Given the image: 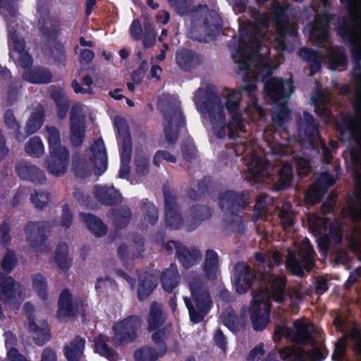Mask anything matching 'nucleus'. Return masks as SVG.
I'll use <instances>...</instances> for the list:
<instances>
[{
	"label": "nucleus",
	"instance_id": "8fccbe9b",
	"mask_svg": "<svg viewBox=\"0 0 361 361\" xmlns=\"http://www.w3.org/2000/svg\"><path fill=\"white\" fill-rule=\"evenodd\" d=\"M32 288L37 295L43 300L48 298V285L46 277L37 273L31 275Z\"/></svg>",
	"mask_w": 361,
	"mask_h": 361
},
{
	"label": "nucleus",
	"instance_id": "72a5a7b5",
	"mask_svg": "<svg viewBox=\"0 0 361 361\" xmlns=\"http://www.w3.org/2000/svg\"><path fill=\"white\" fill-rule=\"evenodd\" d=\"M287 279L285 276H273L270 281L269 297L261 300L269 299L277 303H283L286 296V287Z\"/></svg>",
	"mask_w": 361,
	"mask_h": 361
},
{
	"label": "nucleus",
	"instance_id": "0e129e2a",
	"mask_svg": "<svg viewBox=\"0 0 361 361\" xmlns=\"http://www.w3.org/2000/svg\"><path fill=\"white\" fill-rule=\"evenodd\" d=\"M8 220L9 218L4 219L0 224V244L3 247H8L12 240L11 235V226Z\"/></svg>",
	"mask_w": 361,
	"mask_h": 361
},
{
	"label": "nucleus",
	"instance_id": "9d476101",
	"mask_svg": "<svg viewBox=\"0 0 361 361\" xmlns=\"http://www.w3.org/2000/svg\"><path fill=\"white\" fill-rule=\"evenodd\" d=\"M297 135L302 144L313 146L320 138L319 122L307 111L296 117Z\"/></svg>",
	"mask_w": 361,
	"mask_h": 361
},
{
	"label": "nucleus",
	"instance_id": "6e6552de",
	"mask_svg": "<svg viewBox=\"0 0 361 361\" xmlns=\"http://www.w3.org/2000/svg\"><path fill=\"white\" fill-rule=\"evenodd\" d=\"M295 87L292 80L272 77L264 84L265 97L274 104H288Z\"/></svg>",
	"mask_w": 361,
	"mask_h": 361
},
{
	"label": "nucleus",
	"instance_id": "a19ab883",
	"mask_svg": "<svg viewBox=\"0 0 361 361\" xmlns=\"http://www.w3.org/2000/svg\"><path fill=\"white\" fill-rule=\"evenodd\" d=\"M310 38L314 45L321 47L330 39L329 28L314 21L310 25Z\"/></svg>",
	"mask_w": 361,
	"mask_h": 361
},
{
	"label": "nucleus",
	"instance_id": "ea45409f",
	"mask_svg": "<svg viewBox=\"0 0 361 361\" xmlns=\"http://www.w3.org/2000/svg\"><path fill=\"white\" fill-rule=\"evenodd\" d=\"M51 98L54 101L57 108V117L62 120L65 118L70 108V101L61 88H55L50 92Z\"/></svg>",
	"mask_w": 361,
	"mask_h": 361
},
{
	"label": "nucleus",
	"instance_id": "338daca9",
	"mask_svg": "<svg viewBox=\"0 0 361 361\" xmlns=\"http://www.w3.org/2000/svg\"><path fill=\"white\" fill-rule=\"evenodd\" d=\"M30 200L37 209H42L49 202V194L35 190V192L31 194Z\"/></svg>",
	"mask_w": 361,
	"mask_h": 361
},
{
	"label": "nucleus",
	"instance_id": "412c9836",
	"mask_svg": "<svg viewBox=\"0 0 361 361\" xmlns=\"http://www.w3.org/2000/svg\"><path fill=\"white\" fill-rule=\"evenodd\" d=\"M327 58V67L331 71H344L348 67V57L345 48L339 45L321 47Z\"/></svg>",
	"mask_w": 361,
	"mask_h": 361
},
{
	"label": "nucleus",
	"instance_id": "4c0bfd02",
	"mask_svg": "<svg viewBox=\"0 0 361 361\" xmlns=\"http://www.w3.org/2000/svg\"><path fill=\"white\" fill-rule=\"evenodd\" d=\"M28 329L29 331L35 334L34 341L38 346H42L51 338V332L47 322H43L42 326H38L34 318L30 315L28 317Z\"/></svg>",
	"mask_w": 361,
	"mask_h": 361
},
{
	"label": "nucleus",
	"instance_id": "69168bd1",
	"mask_svg": "<svg viewBox=\"0 0 361 361\" xmlns=\"http://www.w3.org/2000/svg\"><path fill=\"white\" fill-rule=\"evenodd\" d=\"M348 336L353 343L352 350L354 354L361 358V331L357 328L350 331Z\"/></svg>",
	"mask_w": 361,
	"mask_h": 361
},
{
	"label": "nucleus",
	"instance_id": "393cba45",
	"mask_svg": "<svg viewBox=\"0 0 361 361\" xmlns=\"http://www.w3.org/2000/svg\"><path fill=\"white\" fill-rule=\"evenodd\" d=\"M95 199L102 205L115 206L121 204L123 197L114 186L96 185L93 188Z\"/></svg>",
	"mask_w": 361,
	"mask_h": 361
},
{
	"label": "nucleus",
	"instance_id": "dca6fc26",
	"mask_svg": "<svg viewBox=\"0 0 361 361\" xmlns=\"http://www.w3.org/2000/svg\"><path fill=\"white\" fill-rule=\"evenodd\" d=\"M245 30L241 31L240 37L238 39V47L235 53L232 54L234 61L238 64V70L240 72L248 73L250 67V61L253 56L259 54L256 51V45L245 37Z\"/></svg>",
	"mask_w": 361,
	"mask_h": 361
},
{
	"label": "nucleus",
	"instance_id": "f3484780",
	"mask_svg": "<svg viewBox=\"0 0 361 361\" xmlns=\"http://www.w3.org/2000/svg\"><path fill=\"white\" fill-rule=\"evenodd\" d=\"M83 300L80 297L73 298L68 288H64L58 300L57 317L59 319L75 317L83 307Z\"/></svg>",
	"mask_w": 361,
	"mask_h": 361
},
{
	"label": "nucleus",
	"instance_id": "7c9ffc66",
	"mask_svg": "<svg viewBox=\"0 0 361 361\" xmlns=\"http://www.w3.org/2000/svg\"><path fill=\"white\" fill-rule=\"evenodd\" d=\"M86 340L77 335L63 348V354L68 361H80L85 356Z\"/></svg>",
	"mask_w": 361,
	"mask_h": 361
},
{
	"label": "nucleus",
	"instance_id": "3c124183",
	"mask_svg": "<svg viewBox=\"0 0 361 361\" xmlns=\"http://www.w3.org/2000/svg\"><path fill=\"white\" fill-rule=\"evenodd\" d=\"M94 351L107 359L113 358L116 351L106 343L105 336L100 334L94 339Z\"/></svg>",
	"mask_w": 361,
	"mask_h": 361
},
{
	"label": "nucleus",
	"instance_id": "37998d69",
	"mask_svg": "<svg viewBox=\"0 0 361 361\" xmlns=\"http://www.w3.org/2000/svg\"><path fill=\"white\" fill-rule=\"evenodd\" d=\"M268 166L269 164L267 160L254 155L247 164V171L253 178L260 179L266 176Z\"/></svg>",
	"mask_w": 361,
	"mask_h": 361
},
{
	"label": "nucleus",
	"instance_id": "a18cd8bd",
	"mask_svg": "<svg viewBox=\"0 0 361 361\" xmlns=\"http://www.w3.org/2000/svg\"><path fill=\"white\" fill-rule=\"evenodd\" d=\"M154 331L152 334V340L157 345L159 351L161 352V355H164L167 351L166 340L171 331V324L165 325Z\"/></svg>",
	"mask_w": 361,
	"mask_h": 361
},
{
	"label": "nucleus",
	"instance_id": "49530a36",
	"mask_svg": "<svg viewBox=\"0 0 361 361\" xmlns=\"http://www.w3.org/2000/svg\"><path fill=\"white\" fill-rule=\"evenodd\" d=\"M45 119L44 111L42 108L32 111L28 118L25 128L28 134H34L42 126Z\"/></svg>",
	"mask_w": 361,
	"mask_h": 361
},
{
	"label": "nucleus",
	"instance_id": "2f4dec72",
	"mask_svg": "<svg viewBox=\"0 0 361 361\" xmlns=\"http://www.w3.org/2000/svg\"><path fill=\"white\" fill-rule=\"evenodd\" d=\"M180 276L176 264H171L169 267L164 270L160 276V281L163 290L171 293L179 285Z\"/></svg>",
	"mask_w": 361,
	"mask_h": 361
},
{
	"label": "nucleus",
	"instance_id": "e433bc0d",
	"mask_svg": "<svg viewBox=\"0 0 361 361\" xmlns=\"http://www.w3.org/2000/svg\"><path fill=\"white\" fill-rule=\"evenodd\" d=\"M293 326L295 329V343L303 345L313 346L316 343L315 338L313 336L314 332V326L310 330L308 325L305 323L297 319L293 322Z\"/></svg>",
	"mask_w": 361,
	"mask_h": 361
},
{
	"label": "nucleus",
	"instance_id": "09e8293b",
	"mask_svg": "<svg viewBox=\"0 0 361 361\" xmlns=\"http://www.w3.org/2000/svg\"><path fill=\"white\" fill-rule=\"evenodd\" d=\"M112 216L113 224L115 228L123 229L130 223L132 214L130 208L127 206H124L119 209L114 210Z\"/></svg>",
	"mask_w": 361,
	"mask_h": 361
},
{
	"label": "nucleus",
	"instance_id": "774afa93",
	"mask_svg": "<svg viewBox=\"0 0 361 361\" xmlns=\"http://www.w3.org/2000/svg\"><path fill=\"white\" fill-rule=\"evenodd\" d=\"M222 323L231 331L239 330L238 319L234 312H228L221 315Z\"/></svg>",
	"mask_w": 361,
	"mask_h": 361
},
{
	"label": "nucleus",
	"instance_id": "052dcab7",
	"mask_svg": "<svg viewBox=\"0 0 361 361\" xmlns=\"http://www.w3.org/2000/svg\"><path fill=\"white\" fill-rule=\"evenodd\" d=\"M73 169L75 175L78 178H85L91 174L90 164L86 159L82 157L73 159Z\"/></svg>",
	"mask_w": 361,
	"mask_h": 361
},
{
	"label": "nucleus",
	"instance_id": "6e6d98bb",
	"mask_svg": "<svg viewBox=\"0 0 361 361\" xmlns=\"http://www.w3.org/2000/svg\"><path fill=\"white\" fill-rule=\"evenodd\" d=\"M276 105L279 106V109L271 113V119L278 127L282 128L290 118V110L288 104Z\"/></svg>",
	"mask_w": 361,
	"mask_h": 361
},
{
	"label": "nucleus",
	"instance_id": "de8ad7c7",
	"mask_svg": "<svg viewBox=\"0 0 361 361\" xmlns=\"http://www.w3.org/2000/svg\"><path fill=\"white\" fill-rule=\"evenodd\" d=\"M68 254V245L63 242L59 243L56 247L54 258L59 268L63 272H67L71 267Z\"/></svg>",
	"mask_w": 361,
	"mask_h": 361
},
{
	"label": "nucleus",
	"instance_id": "423d86ee",
	"mask_svg": "<svg viewBox=\"0 0 361 361\" xmlns=\"http://www.w3.org/2000/svg\"><path fill=\"white\" fill-rule=\"evenodd\" d=\"M249 13L252 20H247L245 25L240 27L239 37H240L241 31L245 30V37L247 38L253 45H256V51L259 52L263 45L262 39L266 35L259 27L265 30H268L270 20L266 13L261 12L255 7H249Z\"/></svg>",
	"mask_w": 361,
	"mask_h": 361
},
{
	"label": "nucleus",
	"instance_id": "c9c22d12",
	"mask_svg": "<svg viewBox=\"0 0 361 361\" xmlns=\"http://www.w3.org/2000/svg\"><path fill=\"white\" fill-rule=\"evenodd\" d=\"M298 56L310 66V75L313 76L322 68V56L313 49L302 47L298 50Z\"/></svg>",
	"mask_w": 361,
	"mask_h": 361
},
{
	"label": "nucleus",
	"instance_id": "f704fd0d",
	"mask_svg": "<svg viewBox=\"0 0 361 361\" xmlns=\"http://www.w3.org/2000/svg\"><path fill=\"white\" fill-rule=\"evenodd\" d=\"M16 281L12 276L0 272V301L8 304L16 298Z\"/></svg>",
	"mask_w": 361,
	"mask_h": 361
},
{
	"label": "nucleus",
	"instance_id": "4468645a",
	"mask_svg": "<svg viewBox=\"0 0 361 361\" xmlns=\"http://www.w3.org/2000/svg\"><path fill=\"white\" fill-rule=\"evenodd\" d=\"M166 124L164 127V133L168 143L173 145L178 137L179 129L186 125L183 111L178 106L172 107L164 114Z\"/></svg>",
	"mask_w": 361,
	"mask_h": 361
},
{
	"label": "nucleus",
	"instance_id": "2eb2a0df",
	"mask_svg": "<svg viewBox=\"0 0 361 361\" xmlns=\"http://www.w3.org/2000/svg\"><path fill=\"white\" fill-rule=\"evenodd\" d=\"M271 308L269 299L253 298L250 307V320L254 330L261 331L267 327L270 320Z\"/></svg>",
	"mask_w": 361,
	"mask_h": 361
},
{
	"label": "nucleus",
	"instance_id": "680f3d73",
	"mask_svg": "<svg viewBox=\"0 0 361 361\" xmlns=\"http://www.w3.org/2000/svg\"><path fill=\"white\" fill-rule=\"evenodd\" d=\"M134 164L137 174L144 176L149 173V157L148 156L142 154H135Z\"/></svg>",
	"mask_w": 361,
	"mask_h": 361
},
{
	"label": "nucleus",
	"instance_id": "5fc2aeb1",
	"mask_svg": "<svg viewBox=\"0 0 361 361\" xmlns=\"http://www.w3.org/2000/svg\"><path fill=\"white\" fill-rule=\"evenodd\" d=\"M51 57L54 64L59 68L65 67L66 65V51L63 43L56 41L51 49Z\"/></svg>",
	"mask_w": 361,
	"mask_h": 361
},
{
	"label": "nucleus",
	"instance_id": "603ef678",
	"mask_svg": "<svg viewBox=\"0 0 361 361\" xmlns=\"http://www.w3.org/2000/svg\"><path fill=\"white\" fill-rule=\"evenodd\" d=\"M161 355V352H157L154 348L150 346H142L134 352L135 361H156Z\"/></svg>",
	"mask_w": 361,
	"mask_h": 361
},
{
	"label": "nucleus",
	"instance_id": "f257e3e1",
	"mask_svg": "<svg viewBox=\"0 0 361 361\" xmlns=\"http://www.w3.org/2000/svg\"><path fill=\"white\" fill-rule=\"evenodd\" d=\"M257 85L255 82L242 85L238 90H232L226 97L225 107L231 114V121L227 123L224 105L218 94L211 87H200L196 92L195 104L201 114L210 121L214 133L219 138L226 135V128L232 129L233 126L243 130V114L240 104L245 94L252 100L257 99L255 92Z\"/></svg>",
	"mask_w": 361,
	"mask_h": 361
},
{
	"label": "nucleus",
	"instance_id": "20e7f679",
	"mask_svg": "<svg viewBox=\"0 0 361 361\" xmlns=\"http://www.w3.org/2000/svg\"><path fill=\"white\" fill-rule=\"evenodd\" d=\"M47 140L50 157L47 161V171L54 176H63L67 171L69 161V150L61 145L59 130L55 126H47Z\"/></svg>",
	"mask_w": 361,
	"mask_h": 361
},
{
	"label": "nucleus",
	"instance_id": "5701e85b",
	"mask_svg": "<svg viewBox=\"0 0 361 361\" xmlns=\"http://www.w3.org/2000/svg\"><path fill=\"white\" fill-rule=\"evenodd\" d=\"M90 150L92 156L90 160L94 167V173L100 176L105 172L108 166L107 153L102 138L95 140L90 147Z\"/></svg>",
	"mask_w": 361,
	"mask_h": 361
},
{
	"label": "nucleus",
	"instance_id": "473e14b6",
	"mask_svg": "<svg viewBox=\"0 0 361 361\" xmlns=\"http://www.w3.org/2000/svg\"><path fill=\"white\" fill-rule=\"evenodd\" d=\"M166 319L162 306L157 302H152L147 317V330L151 332L161 327Z\"/></svg>",
	"mask_w": 361,
	"mask_h": 361
},
{
	"label": "nucleus",
	"instance_id": "c756f323",
	"mask_svg": "<svg viewBox=\"0 0 361 361\" xmlns=\"http://www.w3.org/2000/svg\"><path fill=\"white\" fill-rule=\"evenodd\" d=\"M137 279V299L139 301H143L153 293L158 285V282L154 276L148 272L139 274Z\"/></svg>",
	"mask_w": 361,
	"mask_h": 361
},
{
	"label": "nucleus",
	"instance_id": "c85d7f7f",
	"mask_svg": "<svg viewBox=\"0 0 361 361\" xmlns=\"http://www.w3.org/2000/svg\"><path fill=\"white\" fill-rule=\"evenodd\" d=\"M176 256L185 269H189L196 265L202 257V253L197 247H192L189 249L184 245L177 247Z\"/></svg>",
	"mask_w": 361,
	"mask_h": 361
},
{
	"label": "nucleus",
	"instance_id": "bf43d9fd",
	"mask_svg": "<svg viewBox=\"0 0 361 361\" xmlns=\"http://www.w3.org/2000/svg\"><path fill=\"white\" fill-rule=\"evenodd\" d=\"M142 211L144 214L145 221L149 222L151 225L157 224L159 218V212L155 205L147 199L142 200Z\"/></svg>",
	"mask_w": 361,
	"mask_h": 361
},
{
	"label": "nucleus",
	"instance_id": "f03ea898",
	"mask_svg": "<svg viewBox=\"0 0 361 361\" xmlns=\"http://www.w3.org/2000/svg\"><path fill=\"white\" fill-rule=\"evenodd\" d=\"M171 7L181 16H186L190 22L189 37L206 43L214 37L222 27L219 13L209 9L207 4L192 6L193 0H168Z\"/></svg>",
	"mask_w": 361,
	"mask_h": 361
},
{
	"label": "nucleus",
	"instance_id": "79ce46f5",
	"mask_svg": "<svg viewBox=\"0 0 361 361\" xmlns=\"http://www.w3.org/2000/svg\"><path fill=\"white\" fill-rule=\"evenodd\" d=\"M219 267V256L213 250H207L203 263V270L209 279L214 280L216 277Z\"/></svg>",
	"mask_w": 361,
	"mask_h": 361
},
{
	"label": "nucleus",
	"instance_id": "cd10ccee",
	"mask_svg": "<svg viewBox=\"0 0 361 361\" xmlns=\"http://www.w3.org/2000/svg\"><path fill=\"white\" fill-rule=\"evenodd\" d=\"M176 61L181 70L190 72L201 63L202 59L197 53L183 48L177 51Z\"/></svg>",
	"mask_w": 361,
	"mask_h": 361
},
{
	"label": "nucleus",
	"instance_id": "7ed1b4c3",
	"mask_svg": "<svg viewBox=\"0 0 361 361\" xmlns=\"http://www.w3.org/2000/svg\"><path fill=\"white\" fill-rule=\"evenodd\" d=\"M250 194L249 191L235 192L227 190L219 196V206L221 210L227 212L224 218L226 227L231 232L245 233L243 216L238 214L249 204Z\"/></svg>",
	"mask_w": 361,
	"mask_h": 361
},
{
	"label": "nucleus",
	"instance_id": "e2e57ef3",
	"mask_svg": "<svg viewBox=\"0 0 361 361\" xmlns=\"http://www.w3.org/2000/svg\"><path fill=\"white\" fill-rule=\"evenodd\" d=\"M347 353V341L344 336L341 337L335 343L331 355L333 361H343Z\"/></svg>",
	"mask_w": 361,
	"mask_h": 361
},
{
	"label": "nucleus",
	"instance_id": "aec40b11",
	"mask_svg": "<svg viewBox=\"0 0 361 361\" xmlns=\"http://www.w3.org/2000/svg\"><path fill=\"white\" fill-rule=\"evenodd\" d=\"M164 195L166 226L171 229H179L183 226L185 227V220L178 212L176 197L170 192H164Z\"/></svg>",
	"mask_w": 361,
	"mask_h": 361
},
{
	"label": "nucleus",
	"instance_id": "f8f14e48",
	"mask_svg": "<svg viewBox=\"0 0 361 361\" xmlns=\"http://www.w3.org/2000/svg\"><path fill=\"white\" fill-rule=\"evenodd\" d=\"M50 228L49 221H28L24 226L23 231L28 245L36 252L41 250L47 240V232Z\"/></svg>",
	"mask_w": 361,
	"mask_h": 361
},
{
	"label": "nucleus",
	"instance_id": "c03bdc74",
	"mask_svg": "<svg viewBox=\"0 0 361 361\" xmlns=\"http://www.w3.org/2000/svg\"><path fill=\"white\" fill-rule=\"evenodd\" d=\"M293 178V169L288 164H284L279 171V179L274 184L276 191H282L291 186Z\"/></svg>",
	"mask_w": 361,
	"mask_h": 361
},
{
	"label": "nucleus",
	"instance_id": "ddd939ff",
	"mask_svg": "<svg viewBox=\"0 0 361 361\" xmlns=\"http://www.w3.org/2000/svg\"><path fill=\"white\" fill-rule=\"evenodd\" d=\"M139 317L131 315L113 326L114 340L118 345L132 343L137 337L140 327Z\"/></svg>",
	"mask_w": 361,
	"mask_h": 361
},
{
	"label": "nucleus",
	"instance_id": "39448f33",
	"mask_svg": "<svg viewBox=\"0 0 361 361\" xmlns=\"http://www.w3.org/2000/svg\"><path fill=\"white\" fill-rule=\"evenodd\" d=\"M189 287L196 307L188 298H184V302L188 310L190 321L198 324L209 313L212 306V300L207 288L200 279H193L190 281Z\"/></svg>",
	"mask_w": 361,
	"mask_h": 361
},
{
	"label": "nucleus",
	"instance_id": "58836bf2",
	"mask_svg": "<svg viewBox=\"0 0 361 361\" xmlns=\"http://www.w3.org/2000/svg\"><path fill=\"white\" fill-rule=\"evenodd\" d=\"M87 228L97 237L104 236L108 231L106 226L102 219L95 215L88 213H80Z\"/></svg>",
	"mask_w": 361,
	"mask_h": 361
},
{
	"label": "nucleus",
	"instance_id": "864d4df0",
	"mask_svg": "<svg viewBox=\"0 0 361 361\" xmlns=\"http://www.w3.org/2000/svg\"><path fill=\"white\" fill-rule=\"evenodd\" d=\"M279 217L284 228H290L295 224V217L290 202H285L279 211Z\"/></svg>",
	"mask_w": 361,
	"mask_h": 361
},
{
	"label": "nucleus",
	"instance_id": "4d7b16f0",
	"mask_svg": "<svg viewBox=\"0 0 361 361\" xmlns=\"http://www.w3.org/2000/svg\"><path fill=\"white\" fill-rule=\"evenodd\" d=\"M26 153L32 157L39 158L44 154V145L39 136L31 137L25 145Z\"/></svg>",
	"mask_w": 361,
	"mask_h": 361
},
{
	"label": "nucleus",
	"instance_id": "b1692460",
	"mask_svg": "<svg viewBox=\"0 0 361 361\" xmlns=\"http://www.w3.org/2000/svg\"><path fill=\"white\" fill-rule=\"evenodd\" d=\"M188 212L185 219V229L189 232L194 231L202 221L209 220L212 216L211 209L202 204L193 205Z\"/></svg>",
	"mask_w": 361,
	"mask_h": 361
},
{
	"label": "nucleus",
	"instance_id": "a211bd4d",
	"mask_svg": "<svg viewBox=\"0 0 361 361\" xmlns=\"http://www.w3.org/2000/svg\"><path fill=\"white\" fill-rule=\"evenodd\" d=\"M234 286L236 293H245L252 286L257 278L255 271L243 262H238L234 267Z\"/></svg>",
	"mask_w": 361,
	"mask_h": 361
},
{
	"label": "nucleus",
	"instance_id": "1a4fd4ad",
	"mask_svg": "<svg viewBox=\"0 0 361 361\" xmlns=\"http://www.w3.org/2000/svg\"><path fill=\"white\" fill-rule=\"evenodd\" d=\"M334 25L336 35L349 47L352 60L361 61V21L360 24V43L357 42L355 29L346 16L337 17Z\"/></svg>",
	"mask_w": 361,
	"mask_h": 361
},
{
	"label": "nucleus",
	"instance_id": "bb28decb",
	"mask_svg": "<svg viewBox=\"0 0 361 361\" xmlns=\"http://www.w3.org/2000/svg\"><path fill=\"white\" fill-rule=\"evenodd\" d=\"M17 175L23 180L44 184L47 178L45 173L38 167L27 162H19L16 165Z\"/></svg>",
	"mask_w": 361,
	"mask_h": 361
},
{
	"label": "nucleus",
	"instance_id": "6ab92c4d",
	"mask_svg": "<svg viewBox=\"0 0 361 361\" xmlns=\"http://www.w3.org/2000/svg\"><path fill=\"white\" fill-rule=\"evenodd\" d=\"M114 126L117 139L121 142V163H130L132 156V138L129 127L121 117H116Z\"/></svg>",
	"mask_w": 361,
	"mask_h": 361
},
{
	"label": "nucleus",
	"instance_id": "0eeeda50",
	"mask_svg": "<svg viewBox=\"0 0 361 361\" xmlns=\"http://www.w3.org/2000/svg\"><path fill=\"white\" fill-rule=\"evenodd\" d=\"M270 11L273 16L272 20L275 24L278 37L276 39L279 49L285 51L287 49V35L295 36L297 32L295 30H290V19L288 14V8L283 6L278 0H273L271 4Z\"/></svg>",
	"mask_w": 361,
	"mask_h": 361
},
{
	"label": "nucleus",
	"instance_id": "a878e982",
	"mask_svg": "<svg viewBox=\"0 0 361 361\" xmlns=\"http://www.w3.org/2000/svg\"><path fill=\"white\" fill-rule=\"evenodd\" d=\"M22 78L31 84H49L52 81L53 75L45 66H34L23 72Z\"/></svg>",
	"mask_w": 361,
	"mask_h": 361
},
{
	"label": "nucleus",
	"instance_id": "13d9d810",
	"mask_svg": "<svg viewBox=\"0 0 361 361\" xmlns=\"http://www.w3.org/2000/svg\"><path fill=\"white\" fill-rule=\"evenodd\" d=\"M18 264V259L15 252L11 249L7 248L5 255L1 262V268L3 271L2 274H6L8 276L9 274L14 269Z\"/></svg>",
	"mask_w": 361,
	"mask_h": 361
},
{
	"label": "nucleus",
	"instance_id": "9b49d317",
	"mask_svg": "<svg viewBox=\"0 0 361 361\" xmlns=\"http://www.w3.org/2000/svg\"><path fill=\"white\" fill-rule=\"evenodd\" d=\"M315 255L312 245L309 243L298 252L299 258H297L293 254H289L286 262V267L293 275L302 277L304 275V269L310 271L313 269Z\"/></svg>",
	"mask_w": 361,
	"mask_h": 361
},
{
	"label": "nucleus",
	"instance_id": "4be33fe9",
	"mask_svg": "<svg viewBox=\"0 0 361 361\" xmlns=\"http://www.w3.org/2000/svg\"><path fill=\"white\" fill-rule=\"evenodd\" d=\"M80 107L73 106L70 112V140L75 147L81 146L84 142L86 126L79 115Z\"/></svg>",
	"mask_w": 361,
	"mask_h": 361
}]
</instances>
